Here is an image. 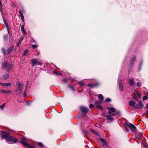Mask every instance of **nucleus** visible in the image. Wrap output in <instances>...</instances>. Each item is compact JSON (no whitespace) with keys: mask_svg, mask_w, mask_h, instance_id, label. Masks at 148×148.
<instances>
[{"mask_svg":"<svg viewBox=\"0 0 148 148\" xmlns=\"http://www.w3.org/2000/svg\"><path fill=\"white\" fill-rule=\"evenodd\" d=\"M23 95L24 97H25L26 95V91L24 92L23 94Z\"/></svg>","mask_w":148,"mask_h":148,"instance_id":"43","label":"nucleus"},{"mask_svg":"<svg viewBox=\"0 0 148 148\" xmlns=\"http://www.w3.org/2000/svg\"><path fill=\"white\" fill-rule=\"evenodd\" d=\"M99 140L103 143V145L106 147L107 146V145L106 143V140L104 139H103L101 138H99Z\"/></svg>","mask_w":148,"mask_h":148,"instance_id":"6","label":"nucleus"},{"mask_svg":"<svg viewBox=\"0 0 148 148\" xmlns=\"http://www.w3.org/2000/svg\"><path fill=\"white\" fill-rule=\"evenodd\" d=\"M102 101H101L100 100L99 101H96L95 103V104L97 105L98 104H101Z\"/></svg>","mask_w":148,"mask_h":148,"instance_id":"28","label":"nucleus"},{"mask_svg":"<svg viewBox=\"0 0 148 148\" xmlns=\"http://www.w3.org/2000/svg\"><path fill=\"white\" fill-rule=\"evenodd\" d=\"M88 109L87 108L84 107V116L85 114L88 112Z\"/></svg>","mask_w":148,"mask_h":148,"instance_id":"22","label":"nucleus"},{"mask_svg":"<svg viewBox=\"0 0 148 148\" xmlns=\"http://www.w3.org/2000/svg\"><path fill=\"white\" fill-rule=\"evenodd\" d=\"M21 30L23 34H26V32L25 31V29L24 28V26L23 25H22L21 27Z\"/></svg>","mask_w":148,"mask_h":148,"instance_id":"12","label":"nucleus"},{"mask_svg":"<svg viewBox=\"0 0 148 148\" xmlns=\"http://www.w3.org/2000/svg\"><path fill=\"white\" fill-rule=\"evenodd\" d=\"M134 91L136 93V94L137 95L138 97L139 98H140L141 97V95L140 94H139L136 90H135Z\"/></svg>","mask_w":148,"mask_h":148,"instance_id":"20","label":"nucleus"},{"mask_svg":"<svg viewBox=\"0 0 148 148\" xmlns=\"http://www.w3.org/2000/svg\"><path fill=\"white\" fill-rule=\"evenodd\" d=\"M93 106H93V105L92 104H90L89 105V107L90 108H92L93 107Z\"/></svg>","mask_w":148,"mask_h":148,"instance_id":"40","label":"nucleus"},{"mask_svg":"<svg viewBox=\"0 0 148 148\" xmlns=\"http://www.w3.org/2000/svg\"><path fill=\"white\" fill-rule=\"evenodd\" d=\"M106 118L108 120L110 121H112L114 120V119L112 116L110 115H108L106 116Z\"/></svg>","mask_w":148,"mask_h":148,"instance_id":"8","label":"nucleus"},{"mask_svg":"<svg viewBox=\"0 0 148 148\" xmlns=\"http://www.w3.org/2000/svg\"><path fill=\"white\" fill-rule=\"evenodd\" d=\"M38 145L39 146H40V147H43V146H42V144L41 143L39 142V143H38Z\"/></svg>","mask_w":148,"mask_h":148,"instance_id":"35","label":"nucleus"},{"mask_svg":"<svg viewBox=\"0 0 148 148\" xmlns=\"http://www.w3.org/2000/svg\"><path fill=\"white\" fill-rule=\"evenodd\" d=\"M2 138H5L8 143H16L18 140L13 136H7L6 134L2 135Z\"/></svg>","mask_w":148,"mask_h":148,"instance_id":"1","label":"nucleus"},{"mask_svg":"<svg viewBox=\"0 0 148 148\" xmlns=\"http://www.w3.org/2000/svg\"><path fill=\"white\" fill-rule=\"evenodd\" d=\"M128 82L129 84L132 86L134 85V82L133 81V79H130L128 81Z\"/></svg>","mask_w":148,"mask_h":148,"instance_id":"14","label":"nucleus"},{"mask_svg":"<svg viewBox=\"0 0 148 148\" xmlns=\"http://www.w3.org/2000/svg\"><path fill=\"white\" fill-rule=\"evenodd\" d=\"M134 108H140L138 105H136L134 106Z\"/></svg>","mask_w":148,"mask_h":148,"instance_id":"34","label":"nucleus"},{"mask_svg":"<svg viewBox=\"0 0 148 148\" xmlns=\"http://www.w3.org/2000/svg\"><path fill=\"white\" fill-rule=\"evenodd\" d=\"M29 51L28 50H25L24 51V55L25 56H26L27 54L28 53Z\"/></svg>","mask_w":148,"mask_h":148,"instance_id":"30","label":"nucleus"},{"mask_svg":"<svg viewBox=\"0 0 148 148\" xmlns=\"http://www.w3.org/2000/svg\"><path fill=\"white\" fill-rule=\"evenodd\" d=\"M98 96L100 99V100L101 101H103L104 99V98L103 95L101 94H99L98 95Z\"/></svg>","mask_w":148,"mask_h":148,"instance_id":"16","label":"nucleus"},{"mask_svg":"<svg viewBox=\"0 0 148 148\" xmlns=\"http://www.w3.org/2000/svg\"><path fill=\"white\" fill-rule=\"evenodd\" d=\"M96 107L97 109H100L101 110H102L103 109V108L100 105H97L96 106Z\"/></svg>","mask_w":148,"mask_h":148,"instance_id":"27","label":"nucleus"},{"mask_svg":"<svg viewBox=\"0 0 148 148\" xmlns=\"http://www.w3.org/2000/svg\"><path fill=\"white\" fill-rule=\"evenodd\" d=\"M4 55H5V52H4Z\"/></svg>","mask_w":148,"mask_h":148,"instance_id":"48","label":"nucleus"},{"mask_svg":"<svg viewBox=\"0 0 148 148\" xmlns=\"http://www.w3.org/2000/svg\"><path fill=\"white\" fill-rule=\"evenodd\" d=\"M11 85V84L10 83H4L2 84V85L3 86H9Z\"/></svg>","mask_w":148,"mask_h":148,"instance_id":"24","label":"nucleus"},{"mask_svg":"<svg viewBox=\"0 0 148 148\" xmlns=\"http://www.w3.org/2000/svg\"><path fill=\"white\" fill-rule=\"evenodd\" d=\"M54 73H55L56 74H57V75H58L59 74L56 71H54Z\"/></svg>","mask_w":148,"mask_h":148,"instance_id":"41","label":"nucleus"},{"mask_svg":"<svg viewBox=\"0 0 148 148\" xmlns=\"http://www.w3.org/2000/svg\"><path fill=\"white\" fill-rule=\"evenodd\" d=\"M8 65V62L6 61L4 62V63L2 64V68L3 69L5 68H7Z\"/></svg>","mask_w":148,"mask_h":148,"instance_id":"13","label":"nucleus"},{"mask_svg":"<svg viewBox=\"0 0 148 148\" xmlns=\"http://www.w3.org/2000/svg\"><path fill=\"white\" fill-rule=\"evenodd\" d=\"M146 116H148V110H147L146 111Z\"/></svg>","mask_w":148,"mask_h":148,"instance_id":"44","label":"nucleus"},{"mask_svg":"<svg viewBox=\"0 0 148 148\" xmlns=\"http://www.w3.org/2000/svg\"><path fill=\"white\" fill-rule=\"evenodd\" d=\"M5 25L6 26V28H7V30H8V34H10V33H9V27L8 26V25H7L5 23Z\"/></svg>","mask_w":148,"mask_h":148,"instance_id":"31","label":"nucleus"},{"mask_svg":"<svg viewBox=\"0 0 148 148\" xmlns=\"http://www.w3.org/2000/svg\"><path fill=\"white\" fill-rule=\"evenodd\" d=\"M125 129H126V131L127 132H129V130L128 128H127V127H125Z\"/></svg>","mask_w":148,"mask_h":148,"instance_id":"42","label":"nucleus"},{"mask_svg":"<svg viewBox=\"0 0 148 148\" xmlns=\"http://www.w3.org/2000/svg\"><path fill=\"white\" fill-rule=\"evenodd\" d=\"M9 77V75L8 74H5L2 77L3 79H6Z\"/></svg>","mask_w":148,"mask_h":148,"instance_id":"18","label":"nucleus"},{"mask_svg":"<svg viewBox=\"0 0 148 148\" xmlns=\"http://www.w3.org/2000/svg\"><path fill=\"white\" fill-rule=\"evenodd\" d=\"M90 130L92 132H93V133L95 134L96 135H97V136H99V135L98 134V133L97 132H96L95 130H93L92 129H91Z\"/></svg>","mask_w":148,"mask_h":148,"instance_id":"23","label":"nucleus"},{"mask_svg":"<svg viewBox=\"0 0 148 148\" xmlns=\"http://www.w3.org/2000/svg\"><path fill=\"white\" fill-rule=\"evenodd\" d=\"M138 104L140 108H142L143 107L144 105L141 101H139Z\"/></svg>","mask_w":148,"mask_h":148,"instance_id":"11","label":"nucleus"},{"mask_svg":"<svg viewBox=\"0 0 148 148\" xmlns=\"http://www.w3.org/2000/svg\"><path fill=\"white\" fill-rule=\"evenodd\" d=\"M123 84L122 83H120L119 85V88L120 90L122 91L123 90Z\"/></svg>","mask_w":148,"mask_h":148,"instance_id":"17","label":"nucleus"},{"mask_svg":"<svg viewBox=\"0 0 148 148\" xmlns=\"http://www.w3.org/2000/svg\"><path fill=\"white\" fill-rule=\"evenodd\" d=\"M32 47L33 49H34L36 48L37 47V46L36 45H32Z\"/></svg>","mask_w":148,"mask_h":148,"instance_id":"38","label":"nucleus"},{"mask_svg":"<svg viewBox=\"0 0 148 148\" xmlns=\"http://www.w3.org/2000/svg\"><path fill=\"white\" fill-rule=\"evenodd\" d=\"M17 89L16 91V92L18 91H19L18 93H21L23 90V85H22L20 82H18L17 85Z\"/></svg>","mask_w":148,"mask_h":148,"instance_id":"4","label":"nucleus"},{"mask_svg":"<svg viewBox=\"0 0 148 148\" xmlns=\"http://www.w3.org/2000/svg\"><path fill=\"white\" fill-rule=\"evenodd\" d=\"M148 97L147 96H145L143 97V100H146L147 99H148Z\"/></svg>","mask_w":148,"mask_h":148,"instance_id":"37","label":"nucleus"},{"mask_svg":"<svg viewBox=\"0 0 148 148\" xmlns=\"http://www.w3.org/2000/svg\"><path fill=\"white\" fill-rule=\"evenodd\" d=\"M106 101L107 102H110L111 101V100L110 98H107L106 99Z\"/></svg>","mask_w":148,"mask_h":148,"instance_id":"36","label":"nucleus"},{"mask_svg":"<svg viewBox=\"0 0 148 148\" xmlns=\"http://www.w3.org/2000/svg\"><path fill=\"white\" fill-rule=\"evenodd\" d=\"M5 103H4L2 105L0 106V107L1 109H3L5 106Z\"/></svg>","mask_w":148,"mask_h":148,"instance_id":"32","label":"nucleus"},{"mask_svg":"<svg viewBox=\"0 0 148 148\" xmlns=\"http://www.w3.org/2000/svg\"><path fill=\"white\" fill-rule=\"evenodd\" d=\"M0 91L5 94L10 93L11 92L10 91L6 90L4 89L1 90Z\"/></svg>","mask_w":148,"mask_h":148,"instance_id":"7","label":"nucleus"},{"mask_svg":"<svg viewBox=\"0 0 148 148\" xmlns=\"http://www.w3.org/2000/svg\"><path fill=\"white\" fill-rule=\"evenodd\" d=\"M80 110L81 111V114L83 115V107L82 106L80 107Z\"/></svg>","mask_w":148,"mask_h":148,"instance_id":"29","label":"nucleus"},{"mask_svg":"<svg viewBox=\"0 0 148 148\" xmlns=\"http://www.w3.org/2000/svg\"><path fill=\"white\" fill-rule=\"evenodd\" d=\"M23 39H24V38H23V37H21L20 38V40H19V42H18V45L21 44L22 42V41L23 40Z\"/></svg>","mask_w":148,"mask_h":148,"instance_id":"25","label":"nucleus"},{"mask_svg":"<svg viewBox=\"0 0 148 148\" xmlns=\"http://www.w3.org/2000/svg\"><path fill=\"white\" fill-rule=\"evenodd\" d=\"M136 60V58L135 57H134L132 58L130 60V63L132 64H133L134 62Z\"/></svg>","mask_w":148,"mask_h":148,"instance_id":"19","label":"nucleus"},{"mask_svg":"<svg viewBox=\"0 0 148 148\" xmlns=\"http://www.w3.org/2000/svg\"><path fill=\"white\" fill-rule=\"evenodd\" d=\"M19 13L20 14V17L21 18V19L24 22V17L23 15L22 12L21 11H19Z\"/></svg>","mask_w":148,"mask_h":148,"instance_id":"9","label":"nucleus"},{"mask_svg":"<svg viewBox=\"0 0 148 148\" xmlns=\"http://www.w3.org/2000/svg\"><path fill=\"white\" fill-rule=\"evenodd\" d=\"M12 67L10 65H8V66H7V71H9L10 70L12 69Z\"/></svg>","mask_w":148,"mask_h":148,"instance_id":"26","label":"nucleus"},{"mask_svg":"<svg viewBox=\"0 0 148 148\" xmlns=\"http://www.w3.org/2000/svg\"><path fill=\"white\" fill-rule=\"evenodd\" d=\"M31 62L32 66H33L36 64H38L40 65H42V63L38 62L36 60V59H32L31 60Z\"/></svg>","mask_w":148,"mask_h":148,"instance_id":"5","label":"nucleus"},{"mask_svg":"<svg viewBox=\"0 0 148 148\" xmlns=\"http://www.w3.org/2000/svg\"><path fill=\"white\" fill-rule=\"evenodd\" d=\"M13 49L12 47H10L9 48L7 51V53L9 54L12 51Z\"/></svg>","mask_w":148,"mask_h":148,"instance_id":"21","label":"nucleus"},{"mask_svg":"<svg viewBox=\"0 0 148 148\" xmlns=\"http://www.w3.org/2000/svg\"><path fill=\"white\" fill-rule=\"evenodd\" d=\"M98 85L97 84H91L88 85V86H90L91 87H94Z\"/></svg>","mask_w":148,"mask_h":148,"instance_id":"15","label":"nucleus"},{"mask_svg":"<svg viewBox=\"0 0 148 148\" xmlns=\"http://www.w3.org/2000/svg\"><path fill=\"white\" fill-rule=\"evenodd\" d=\"M126 125L127 127H129L132 131L135 132L136 131V127L133 124L130 123H126Z\"/></svg>","mask_w":148,"mask_h":148,"instance_id":"3","label":"nucleus"},{"mask_svg":"<svg viewBox=\"0 0 148 148\" xmlns=\"http://www.w3.org/2000/svg\"><path fill=\"white\" fill-rule=\"evenodd\" d=\"M146 107L147 108H148V103L147 104Z\"/></svg>","mask_w":148,"mask_h":148,"instance_id":"46","label":"nucleus"},{"mask_svg":"<svg viewBox=\"0 0 148 148\" xmlns=\"http://www.w3.org/2000/svg\"><path fill=\"white\" fill-rule=\"evenodd\" d=\"M71 86V88L72 89H73V86Z\"/></svg>","mask_w":148,"mask_h":148,"instance_id":"47","label":"nucleus"},{"mask_svg":"<svg viewBox=\"0 0 148 148\" xmlns=\"http://www.w3.org/2000/svg\"><path fill=\"white\" fill-rule=\"evenodd\" d=\"M62 81L64 83H66L67 82V80L66 78H64Z\"/></svg>","mask_w":148,"mask_h":148,"instance_id":"33","label":"nucleus"},{"mask_svg":"<svg viewBox=\"0 0 148 148\" xmlns=\"http://www.w3.org/2000/svg\"><path fill=\"white\" fill-rule=\"evenodd\" d=\"M107 109L110 111L108 112V113L111 114L113 115H118L119 116H121V113L119 111H117L116 112V109L113 107H107Z\"/></svg>","mask_w":148,"mask_h":148,"instance_id":"2","label":"nucleus"},{"mask_svg":"<svg viewBox=\"0 0 148 148\" xmlns=\"http://www.w3.org/2000/svg\"><path fill=\"white\" fill-rule=\"evenodd\" d=\"M137 85L138 86H140L141 85V84L140 82H138L137 84Z\"/></svg>","mask_w":148,"mask_h":148,"instance_id":"39","label":"nucleus"},{"mask_svg":"<svg viewBox=\"0 0 148 148\" xmlns=\"http://www.w3.org/2000/svg\"><path fill=\"white\" fill-rule=\"evenodd\" d=\"M4 38H5V39H6L7 38V36H4Z\"/></svg>","mask_w":148,"mask_h":148,"instance_id":"45","label":"nucleus"},{"mask_svg":"<svg viewBox=\"0 0 148 148\" xmlns=\"http://www.w3.org/2000/svg\"><path fill=\"white\" fill-rule=\"evenodd\" d=\"M135 104V102L133 101H130L129 102V105L131 106H134Z\"/></svg>","mask_w":148,"mask_h":148,"instance_id":"10","label":"nucleus"}]
</instances>
